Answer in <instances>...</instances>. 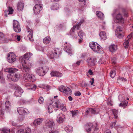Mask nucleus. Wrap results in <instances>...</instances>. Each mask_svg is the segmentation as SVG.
<instances>
[{
	"instance_id": "1",
	"label": "nucleus",
	"mask_w": 133,
	"mask_h": 133,
	"mask_svg": "<svg viewBox=\"0 0 133 133\" xmlns=\"http://www.w3.org/2000/svg\"><path fill=\"white\" fill-rule=\"evenodd\" d=\"M31 53H27L20 58L23 66L22 71L24 72H28L31 68L32 64L30 63L29 58L32 55Z\"/></svg>"
},
{
	"instance_id": "2",
	"label": "nucleus",
	"mask_w": 133,
	"mask_h": 133,
	"mask_svg": "<svg viewBox=\"0 0 133 133\" xmlns=\"http://www.w3.org/2000/svg\"><path fill=\"white\" fill-rule=\"evenodd\" d=\"M17 70V69L14 68H8L5 69L4 70L5 71L10 73L7 76L8 78L14 82L18 81L20 78V75L19 74L15 73V74H14Z\"/></svg>"
},
{
	"instance_id": "3",
	"label": "nucleus",
	"mask_w": 133,
	"mask_h": 133,
	"mask_svg": "<svg viewBox=\"0 0 133 133\" xmlns=\"http://www.w3.org/2000/svg\"><path fill=\"white\" fill-rule=\"evenodd\" d=\"M86 129L88 133H96L98 129L97 128V124L95 123L94 124H88L87 126Z\"/></svg>"
},
{
	"instance_id": "4",
	"label": "nucleus",
	"mask_w": 133,
	"mask_h": 133,
	"mask_svg": "<svg viewBox=\"0 0 133 133\" xmlns=\"http://www.w3.org/2000/svg\"><path fill=\"white\" fill-rule=\"evenodd\" d=\"M89 46L95 52L102 54L104 52L101 46L97 43L95 44V42H92L90 43Z\"/></svg>"
},
{
	"instance_id": "5",
	"label": "nucleus",
	"mask_w": 133,
	"mask_h": 133,
	"mask_svg": "<svg viewBox=\"0 0 133 133\" xmlns=\"http://www.w3.org/2000/svg\"><path fill=\"white\" fill-rule=\"evenodd\" d=\"M49 70L48 67L46 66L44 67L38 68L36 70V72L37 74L41 76H43L45 75Z\"/></svg>"
},
{
	"instance_id": "6",
	"label": "nucleus",
	"mask_w": 133,
	"mask_h": 133,
	"mask_svg": "<svg viewBox=\"0 0 133 133\" xmlns=\"http://www.w3.org/2000/svg\"><path fill=\"white\" fill-rule=\"evenodd\" d=\"M45 124L48 128V129L50 130L49 133H55L56 132L54 130V124L53 121L48 120H47L45 122Z\"/></svg>"
},
{
	"instance_id": "7",
	"label": "nucleus",
	"mask_w": 133,
	"mask_h": 133,
	"mask_svg": "<svg viewBox=\"0 0 133 133\" xmlns=\"http://www.w3.org/2000/svg\"><path fill=\"white\" fill-rule=\"evenodd\" d=\"M59 90L61 92H62L66 95H69L71 93V89L67 87L66 88L64 86L62 85L58 88Z\"/></svg>"
},
{
	"instance_id": "8",
	"label": "nucleus",
	"mask_w": 133,
	"mask_h": 133,
	"mask_svg": "<svg viewBox=\"0 0 133 133\" xmlns=\"http://www.w3.org/2000/svg\"><path fill=\"white\" fill-rule=\"evenodd\" d=\"M43 5L41 4H36L34 6L33 11L34 14L37 15L39 14L40 11L42 10Z\"/></svg>"
},
{
	"instance_id": "9",
	"label": "nucleus",
	"mask_w": 133,
	"mask_h": 133,
	"mask_svg": "<svg viewBox=\"0 0 133 133\" xmlns=\"http://www.w3.org/2000/svg\"><path fill=\"white\" fill-rule=\"evenodd\" d=\"M13 25L14 30L16 32H19L21 31L20 26L19 22L16 20L13 21Z\"/></svg>"
},
{
	"instance_id": "10",
	"label": "nucleus",
	"mask_w": 133,
	"mask_h": 133,
	"mask_svg": "<svg viewBox=\"0 0 133 133\" xmlns=\"http://www.w3.org/2000/svg\"><path fill=\"white\" fill-rule=\"evenodd\" d=\"M7 59L10 63H12L16 60V55L12 52L9 53L7 55Z\"/></svg>"
},
{
	"instance_id": "11",
	"label": "nucleus",
	"mask_w": 133,
	"mask_h": 133,
	"mask_svg": "<svg viewBox=\"0 0 133 133\" xmlns=\"http://www.w3.org/2000/svg\"><path fill=\"white\" fill-rule=\"evenodd\" d=\"M17 110L19 114L23 116L26 115L29 113V111L23 107L18 108Z\"/></svg>"
},
{
	"instance_id": "12",
	"label": "nucleus",
	"mask_w": 133,
	"mask_h": 133,
	"mask_svg": "<svg viewBox=\"0 0 133 133\" xmlns=\"http://www.w3.org/2000/svg\"><path fill=\"white\" fill-rule=\"evenodd\" d=\"M122 28L120 26L117 27L115 31L116 35H118L117 37L119 38H121L123 36V34L122 33Z\"/></svg>"
},
{
	"instance_id": "13",
	"label": "nucleus",
	"mask_w": 133,
	"mask_h": 133,
	"mask_svg": "<svg viewBox=\"0 0 133 133\" xmlns=\"http://www.w3.org/2000/svg\"><path fill=\"white\" fill-rule=\"evenodd\" d=\"M65 116V115L62 114H59L57 117L56 119L57 122L59 123H62L64 121Z\"/></svg>"
},
{
	"instance_id": "14",
	"label": "nucleus",
	"mask_w": 133,
	"mask_h": 133,
	"mask_svg": "<svg viewBox=\"0 0 133 133\" xmlns=\"http://www.w3.org/2000/svg\"><path fill=\"white\" fill-rule=\"evenodd\" d=\"M24 77L25 79L29 81H33L32 80L34 77V75L32 74L28 73L24 74Z\"/></svg>"
},
{
	"instance_id": "15",
	"label": "nucleus",
	"mask_w": 133,
	"mask_h": 133,
	"mask_svg": "<svg viewBox=\"0 0 133 133\" xmlns=\"http://www.w3.org/2000/svg\"><path fill=\"white\" fill-rule=\"evenodd\" d=\"M27 29V33L29 34L28 35V37L30 41H32L33 40V37L32 31L28 27L26 28Z\"/></svg>"
},
{
	"instance_id": "16",
	"label": "nucleus",
	"mask_w": 133,
	"mask_h": 133,
	"mask_svg": "<svg viewBox=\"0 0 133 133\" xmlns=\"http://www.w3.org/2000/svg\"><path fill=\"white\" fill-rule=\"evenodd\" d=\"M87 62L89 66H92L95 65V60L93 58H89L87 59Z\"/></svg>"
},
{
	"instance_id": "17",
	"label": "nucleus",
	"mask_w": 133,
	"mask_h": 133,
	"mask_svg": "<svg viewBox=\"0 0 133 133\" xmlns=\"http://www.w3.org/2000/svg\"><path fill=\"white\" fill-rule=\"evenodd\" d=\"M23 92V90L19 87L18 88V89L15 91L14 93V95L16 96L20 97Z\"/></svg>"
},
{
	"instance_id": "18",
	"label": "nucleus",
	"mask_w": 133,
	"mask_h": 133,
	"mask_svg": "<svg viewBox=\"0 0 133 133\" xmlns=\"http://www.w3.org/2000/svg\"><path fill=\"white\" fill-rule=\"evenodd\" d=\"M57 49L53 50L52 51L49 53V57L51 58H54L56 57L57 56L58 52Z\"/></svg>"
},
{
	"instance_id": "19",
	"label": "nucleus",
	"mask_w": 133,
	"mask_h": 133,
	"mask_svg": "<svg viewBox=\"0 0 133 133\" xmlns=\"http://www.w3.org/2000/svg\"><path fill=\"white\" fill-rule=\"evenodd\" d=\"M50 75L51 76H56L58 77H61L62 76V73L57 71H53L51 72Z\"/></svg>"
},
{
	"instance_id": "20",
	"label": "nucleus",
	"mask_w": 133,
	"mask_h": 133,
	"mask_svg": "<svg viewBox=\"0 0 133 133\" xmlns=\"http://www.w3.org/2000/svg\"><path fill=\"white\" fill-rule=\"evenodd\" d=\"M117 22L119 23H123L124 19L123 18L122 15L120 14H118L116 16Z\"/></svg>"
},
{
	"instance_id": "21",
	"label": "nucleus",
	"mask_w": 133,
	"mask_h": 133,
	"mask_svg": "<svg viewBox=\"0 0 133 133\" xmlns=\"http://www.w3.org/2000/svg\"><path fill=\"white\" fill-rule=\"evenodd\" d=\"M117 45L114 44H111L109 47V51L112 52H115L117 49Z\"/></svg>"
},
{
	"instance_id": "22",
	"label": "nucleus",
	"mask_w": 133,
	"mask_h": 133,
	"mask_svg": "<svg viewBox=\"0 0 133 133\" xmlns=\"http://www.w3.org/2000/svg\"><path fill=\"white\" fill-rule=\"evenodd\" d=\"M25 86L26 87L28 88V89H31L33 90H35L36 88V86L35 85L30 83H27L25 84Z\"/></svg>"
},
{
	"instance_id": "23",
	"label": "nucleus",
	"mask_w": 133,
	"mask_h": 133,
	"mask_svg": "<svg viewBox=\"0 0 133 133\" xmlns=\"http://www.w3.org/2000/svg\"><path fill=\"white\" fill-rule=\"evenodd\" d=\"M43 119L42 118H38L35 120L33 122V124L35 125H38L40 124L42 122Z\"/></svg>"
},
{
	"instance_id": "24",
	"label": "nucleus",
	"mask_w": 133,
	"mask_h": 133,
	"mask_svg": "<svg viewBox=\"0 0 133 133\" xmlns=\"http://www.w3.org/2000/svg\"><path fill=\"white\" fill-rule=\"evenodd\" d=\"M83 22L82 21H81L79 23H78L77 25H75L72 28L70 31V32H74L75 31V28H76L77 30H78L80 28V26L82 24V23Z\"/></svg>"
},
{
	"instance_id": "25",
	"label": "nucleus",
	"mask_w": 133,
	"mask_h": 133,
	"mask_svg": "<svg viewBox=\"0 0 133 133\" xmlns=\"http://www.w3.org/2000/svg\"><path fill=\"white\" fill-rule=\"evenodd\" d=\"M51 41L50 36H48L43 39V42L45 44H48Z\"/></svg>"
},
{
	"instance_id": "26",
	"label": "nucleus",
	"mask_w": 133,
	"mask_h": 133,
	"mask_svg": "<svg viewBox=\"0 0 133 133\" xmlns=\"http://www.w3.org/2000/svg\"><path fill=\"white\" fill-rule=\"evenodd\" d=\"M90 110L91 113L94 114H97L99 111V110L98 108H95L94 109L91 108Z\"/></svg>"
},
{
	"instance_id": "27",
	"label": "nucleus",
	"mask_w": 133,
	"mask_h": 133,
	"mask_svg": "<svg viewBox=\"0 0 133 133\" xmlns=\"http://www.w3.org/2000/svg\"><path fill=\"white\" fill-rule=\"evenodd\" d=\"M96 14L97 17L101 19H104V16L103 14L101 11H98L96 12Z\"/></svg>"
},
{
	"instance_id": "28",
	"label": "nucleus",
	"mask_w": 133,
	"mask_h": 133,
	"mask_svg": "<svg viewBox=\"0 0 133 133\" xmlns=\"http://www.w3.org/2000/svg\"><path fill=\"white\" fill-rule=\"evenodd\" d=\"M24 8V4L21 2L18 3L17 6V9L18 11H21L23 10Z\"/></svg>"
},
{
	"instance_id": "29",
	"label": "nucleus",
	"mask_w": 133,
	"mask_h": 133,
	"mask_svg": "<svg viewBox=\"0 0 133 133\" xmlns=\"http://www.w3.org/2000/svg\"><path fill=\"white\" fill-rule=\"evenodd\" d=\"M99 35L101 39L102 40H104L106 39L107 36L106 33L105 32H101L99 34Z\"/></svg>"
},
{
	"instance_id": "30",
	"label": "nucleus",
	"mask_w": 133,
	"mask_h": 133,
	"mask_svg": "<svg viewBox=\"0 0 133 133\" xmlns=\"http://www.w3.org/2000/svg\"><path fill=\"white\" fill-rule=\"evenodd\" d=\"M72 126L68 125L65 128V130L67 133L71 132L72 131Z\"/></svg>"
},
{
	"instance_id": "31",
	"label": "nucleus",
	"mask_w": 133,
	"mask_h": 133,
	"mask_svg": "<svg viewBox=\"0 0 133 133\" xmlns=\"http://www.w3.org/2000/svg\"><path fill=\"white\" fill-rule=\"evenodd\" d=\"M128 102L125 101L121 103L119 105V106L123 107L124 108H125L127 106Z\"/></svg>"
},
{
	"instance_id": "32",
	"label": "nucleus",
	"mask_w": 133,
	"mask_h": 133,
	"mask_svg": "<svg viewBox=\"0 0 133 133\" xmlns=\"http://www.w3.org/2000/svg\"><path fill=\"white\" fill-rule=\"evenodd\" d=\"M70 112L72 114V117H74L78 114L79 111L78 110H75L70 111Z\"/></svg>"
},
{
	"instance_id": "33",
	"label": "nucleus",
	"mask_w": 133,
	"mask_h": 133,
	"mask_svg": "<svg viewBox=\"0 0 133 133\" xmlns=\"http://www.w3.org/2000/svg\"><path fill=\"white\" fill-rule=\"evenodd\" d=\"M112 111L115 116V118H117L118 117L117 114L118 112V111L115 109H112Z\"/></svg>"
},
{
	"instance_id": "34",
	"label": "nucleus",
	"mask_w": 133,
	"mask_h": 133,
	"mask_svg": "<svg viewBox=\"0 0 133 133\" xmlns=\"http://www.w3.org/2000/svg\"><path fill=\"white\" fill-rule=\"evenodd\" d=\"M67 47L65 51L69 54V55L71 56L72 53V49L70 47Z\"/></svg>"
},
{
	"instance_id": "35",
	"label": "nucleus",
	"mask_w": 133,
	"mask_h": 133,
	"mask_svg": "<svg viewBox=\"0 0 133 133\" xmlns=\"http://www.w3.org/2000/svg\"><path fill=\"white\" fill-rule=\"evenodd\" d=\"M59 8L58 5L57 3H55L51 6V10H54L58 9Z\"/></svg>"
},
{
	"instance_id": "36",
	"label": "nucleus",
	"mask_w": 133,
	"mask_h": 133,
	"mask_svg": "<svg viewBox=\"0 0 133 133\" xmlns=\"http://www.w3.org/2000/svg\"><path fill=\"white\" fill-rule=\"evenodd\" d=\"M130 40H128V39H127L123 43V45L124 46L125 48H127L129 46V42Z\"/></svg>"
},
{
	"instance_id": "37",
	"label": "nucleus",
	"mask_w": 133,
	"mask_h": 133,
	"mask_svg": "<svg viewBox=\"0 0 133 133\" xmlns=\"http://www.w3.org/2000/svg\"><path fill=\"white\" fill-rule=\"evenodd\" d=\"M78 35L81 39H82L83 36H85V34L82 30H81L78 33Z\"/></svg>"
},
{
	"instance_id": "38",
	"label": "nucleus",
	"mask_w": 133,
	"mask_h": 133,
	"mask_svg": "<svg viewBox=\"0 0 133 133\" xmlns=\"http://www.w3.org/2000/svg\"><path fill=\"white\" fill-rule=\"evenodd\" d=\"M117 81L118 83H119L121 81L125 82L127 81V79L124 77H119L118 78Z\"/></svg>"
},
{
	"instance_id": "39",
	"label": "nucleus",
	"mask_w": 133,
	"mask_h": 133,
	"mask_svg": "<svg viewBox=\"0 0 133 133\" xmlns=\"http://www.w3.org/2000/svg\"><path fill=\"white\" fill-rule=\"evenodd\" d=\"M11 103L8 101H6L5 103V106L6 109H9Z\"/></svg>"
},
{
	"instance_id": "40",
	"label": "nucleus",
	"mask_w": 133,
	"mask_h": 133,
	"mask_svg": "<svg viewBox=\"0 0 133 133\" xmlns=\"http://www.w3.org/2000/svg\"><path fill=\"white\" fill-rule=\"evenodd\" d=\"M13 11L14 10L11 7L9 6L8 7V11H7L8 12V15L12 14Z\"/></svg>"
},
{
	"instance_id": "41",
	"label": "nucleus",
	"mask_w": 133,
	"mask_h": 133,
	"mask_svg": "<svg viewBox=\"0 0 133 133\" xmlns=\"http://www.w3.org/2000/svg\"><path fill=\"white\" fill-rule=\"evenodd\" d=\"M52 106L54 108H59L60 105L56 102H54L52 103Z\"/></svg>"
},
{
	"instance_id": "42",
	"label": "nucleus",
	"mask_w": 133,
	"mask_h": 133,
	"mask_svg": "<svg viewBox=\"0 0 133 133\" xmlns=\"http://www.w3.org/2000/svg\"><path fill=\"white\" fill-rule=\"evenodd\" d=\"M116 74L115 71V70L111 71L110 73V76L112 78H113Z\"/></svg>"
},
{
	"instance_id": "43",
	"label": "nucleus",
	"mask_w": 133,
	"mask_h": 133,
	"mask_svg": "<svg viewBox=\"0 0 133 133\" xmlns=\"http://www.w3.org/2000/svg\"><path fill=\"white\" fill-rule=\"evenodd\" d=\"M19 87L16 84H14L12 85L11 88L12 89H16V90L18 89V88H19Z\"/></svg>"
},
{
	"instance_id": "44",
	"label": "nucleus",
	"mask_w": 133,
	"mask_h": 133,
	"mask_svg": "<svg viewBox=\"0 0 133 133\" xmlns=\"http://www.w3.org/2000/svg\"><path fill=\"white\" fill-rule=\"evenodd\" d=\"M9 129H3L2 130V133H9Z\"/></svg>"
},
{
	"instance_id": "45",
	"label": "nucleus",
	"mask_w": 133,
	"mask_h": 133,
	"mask_svg": "<svg viewBox=\"0 0 133 133\" xmlns=\"http://www.w3.org/2000/svg\"><path fill=\"white\" fill-rule=\"evenodd\" d=\"M38 102L40 104H42L43 101H44V99L43 97H40L39 99H38Z\"/></svg>"
},
{
	"instance_id": "46",
	"label": "nucleus",
	"mask_w": 133,
	"mask_h": 133,
	"mask_svg": "<svg viewBox=\"0 0 133 133\" xmlns=\"http://www.w3.org/2000/svg\"><path fill=\"white\" fill-rule=\"evenodd\" d=\"M61 107H62L61 109V110L63 111H66V109L65 107L64 106V105L63 104H62L60 106Z\"/></svg>"
},
{
	"instance_id": "47",
	"label": "nucleus",
	"mask_w": 133,
	"mask_h": 133,
	"mask_svg": "<svg viewBox=\"0 0 133 133\" xmlns=\"http://www.w3.org/2000/svg\"><path fill=\"white\" fill-rule=\"evenodd\" d=\"M51 105H50L48 107V111L49 113H51L53 111V110L51 108Z\"/></svg>"
},
{
	"instance_id": "48",
	"label": "nucleus",
	"mask_w": 133,
	"mask_h": 133,
	"mask_svg": "<svg viewBox=\"0 0 133 133\" xmlns=\"http://www.w3.org/2000/svg\"><path fill=\"white\" fill-rule=\"evenodd\" d=\"M25 133H31V130L30 128H27L25 129Z\"/></svg>"
},
{
	"instance_id": "49",
	"label": "nucleus",
	"mask_w": 133,
	"mask_h": 133,
	"mask_svg": "<svg viewBox=\"0 0 133 133\" xmlns=\"http://www.w3.org/2000/svg\"><path fill=\"white\" fill-rule=\"evenodd\" d=\"M133 37V32H131L130 34H129L127 37V39L128 40H130L131 38Z\"/></svg>"
},
{
	"instance_id": "50",
	"label": "nucleus",
	"mask_w": 133,
	"mask_h": 133,
	"mask_svg": "<svg viewBox=\"0 0 133 133\" xmlns=\"http://www.w3.org/2000/svg\"><path fill=\"white\" fill-rule=\"evenodd\" d=\"M17 133H25V132L23 129H22L18 130L17 131Z\"/></svg>"
},
{
	"instance_id": "51",
	"label": "nucleus",
	"mask_w": 133,
	"mask_h": 133,
	"mask_svg": "<svg viewBox=\"0 0 133 133\" xmlns=\"http://www.w3.org/2000/svg\"><path fill=\"white\" fill-rule=\"evenodd\" d=\"M111 62L112 63L115 64L116 62V59L115 57L112 58L111 59Z\"/></svg>"
},
{
	"instance_id": "52",
	"label": "nucleus",
	"mask_w": 133,
	"mask_h": 133,
	"mask_svg": "<svg viewBox=\"0 0 133 133\" xmlns=\"http://www.w3.org/2000/svg\"><path fill=\"white\" fill-rule=\"evenodd\" d=\"M75 95L76 96H79L81 95V92L79 91L75 92Z\"/></svg>"
},
{
	"instance_id": "53",
	"label": "nucleus",
	"mask_w": 133,
	"mask_h": 133,
	"mask_svg": "<svg viewBox=\"0 0 133 133\" xmlns=\"http://www.w3.org/2000/svg\"><path fill=\"white\" fill-rule=\"evenodd\" d=\"M81 61L80 60L77 61L76 63L74 64V65H79L81 62Z\"/></svg>"
},
{
	"instance_id": "54",
	"label": "nucleus",
	"mask_w": 133,
	"mask_h": 133,
	"mask_svg": "<svg viewBox=\"0 0 133 133\" xmlns=\"http://www.w3.org/2000/svg\"><path fill=\"white\" fill-rule=\"evenodd\" d=\"M15 37H16L18 41H20V40L21 39V36H19V35L16 36H15Z\"/></svg>"
},
{
	"instance_id": "55",
	"label": "nucleus",
	"mask_w": 133,
	"mask_h": 133,
	"mask_svg": "<svg viewBox=\"0 0 133 133\" xmlns=\"http://www.w3.org/2000/svg\"><path fill=\"white\" fill-rule=\"evenodd\" d=\"M87 85V84L85 82H83L81 85L82 87H85Z\"/></svg>"
},
{
	"instance_id": "56",
	"label": "nucleus",
	"mask_w": 133,
	"mask_h": 133,
	"mask_svg": "<svg viewBox=\"0 0 133 133\" xmlns=\"http://www.w3.org/2000/svg\"><path fill=\"white\" fill-rule=\"evenodd\" d=\"M116 122V121L115 122H113L112 123V124L111 125V126H110L112 128L113 127H114L115 125Z\"/></svg>"
},
{
	"instance_id": "57",
	"label": "nucleus",
	"mask_w": 133,
	"mask_h": 133,
	"mask_svg": "<svg viewBox=\"0 0 133 133\" xmlns=\"http://www.w3.org/2000/svg\"><path fill=\"white\" fill-rule=\"evenodd\" d=\"M90 109L91 108H88V109L85 112L86 113V115H88V113H89V111L90 112Z\"/></svg>"
},
{
	"instance_id": "58",
	"label": "nucleus",
	"mask_w": 133,
	"mask_h": 133,
	"mask_svg": "<svg viewBox=\"0 0 133 133\" xmlns=\"http://www.w3.org/2000/svg\"><path fill=\"white\" fill-rule=\"evenodd\" d=\"M4 36V34L3 33L0 32V38H2Z\"/></svg>"
},
{
	"instance_id": "59",
	"label": "nucleus",
	"mask_w": 133,
	"mask_h": 133,
	"mask_svg": "<svg viewBox=\"0 0 133 133\" xmlns=\"http://www.w3.org/2000/svg\"><path fill=\"white\" fill-rule=\"evenodd\" d=\"M88 72L89 73V74L90 75H92L93 73V72L90 69L89 70Z\"/></svg>"
},
{
	"instance_id": "60",
	"label": "nucleus",
	"mask_w": 133,
	"mask_h": 133,
	"mask_svg": "<svg viewBox=\"0 0 133 133\" xmlns=\"http://www.w3.org/2000/svg\"><path fill=\"white\" fill-rule=\"evenodd\" d=\"M12 124L13 126H15L17 125V123L13 121L12 123Z\"/></svg>"
},
{
	"instance_id": "61",
	"label": "nucleus",
	"mask_w": 133,
	"mask_h": 133,
	"mask_svg": "<svg viewBox=\"0 0 133 133\" xmlns=\"http://www.w3.org/2000/svg\"><path fill=\"white\" fill-rule=\"evenodd\" d=\"M105 133H111V131L110 130H106Z\"/></svg>"
},
{
	"instance_id": "62",
	"label": "nucleus",
	"mask_w": 133,
	"mask_h": 133,
	"mask_svg": "<svg viewBox=\"0 0 133 133\" xmlns=\"http://www.w3.org/2000/svg\"><path fill=\"white\" fill-rule=\"evenodd\" d=\"M91 81H90V83L91 85H92L94 82V79L93 78H92L91 79Z\"/></svg>"
},
{
	"instance_id": "63",
	"label": "nucleus",
	"mask_w": 133,
	"mask_h": 133,
	"mask_svg": "<svg viewBox=\"0 0 133 133\" xmlns=\"http://www.w3.org/2000/svg\"><path fill=\"white\" fill-rule=\"evenodd\" d=\"M2 75L3 74H2V73L0 72V79H3V78L2 77Z\"/></svg>"
},
{
	"instance_id": "64",
	"label": "nucleus",
	"mask_w": 133,
	"mask_h": 133,
	"mask_svg": "<svg viewBox=\"0 0 133 133\" xmlns=\"http://www.w3.org/2000/svg\"><path fill=\"white\" fill-rule=\"evenodd\" d=\"M68 99L69 100L71 101L72 100V98L71 96H69L68 97Z\"/></svg>"
}]
</instances>
